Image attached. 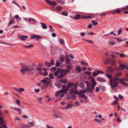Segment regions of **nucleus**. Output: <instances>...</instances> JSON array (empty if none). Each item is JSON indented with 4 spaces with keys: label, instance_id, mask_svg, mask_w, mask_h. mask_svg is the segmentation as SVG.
Wrapping results in <instances>:
<instances>
[{
    "label": "nucleus",
    "instance_id": "1",
    "mask_svg": "<svg viewBox=\"0 0 128 128\" xmlns=\"http://www.w3.org/2000/svg\"><path fill=\"white\" fill-rule=\"evenodd\" d=\"M107 78L110 79V83L109 84L112 90H115L116 89L119 82H118L119 80L118 77H114L112 79V76L109 74H106Z\"/></svg>",
    "mask_w": 128,
    "mask_h": 128
},
{
    "label": "nucleus",
    "instance_id": "2",
    "mask_svg": "<svg viewBox=\"0 0 128 128\" xmlns=\"http://www.w3.org/2000/svg\"><path fill=\"white\" fill-rule=\"evenodd\" d=\"M70 72V71L69 70L61 69L58 68L57 70L54 72V76H57V78H64L67 73Z\"/></svg>",
    "mask_w": 128,
    "mask_h": 128
},
{
    "label": "nucleus",
    "instance_id": "3",
    "mask_svg": "<svg viewBox=\"0 0 128 128\" xmlns=\"http://www.w3.org/2000/svg\"><path fill=\"white\" fill-rule=\"evenodd\" d=\"M74 85V83L70 82L68 83L67 86L66 85H63V88L64 90V93H66L67 91H68L70 88H73Z\"/></svg>",
    "mask_w": 128,
    "mask_h": 128
},
{
    "label": "nucleus",
    "instance_id": "4",
    "mask_svg": "<svg viewBox=\"0 0 128 128\" xmlns=\"http://www.w3.org/2000/svg\"><path fill=\"white\" fill-rule=\"evenodd\" d=\"M22 68L26 71L29 70L32 71V72H36V70L34 68H29L28 66H22Z\"/></svg>",
    "mask_w": 128,
    "mask_h": 128
},
{
    "label": "nucleus",
    "instance_id": "5",
    "mask_svg": "<svg viewBox=\"0 0 128 128\" xmlns=\"http://www.w3.org/2000/svg\"><path fill=\"white\" fill-rule=\"evenodd\" d=\"M5 120L2 117L0 116V124L2 125V127L4 128H7V126L4 124H6V122Z\"/></svg>",
    "mask_w": 128,
    "mask_h": 128
},
{
    "label": "nucleus",
    "instance_id": "6",
    "mask_svg": "<svg viewBox=\"0 0 128 128\" xmlns=\"http://www.w3.org/2000/svg\"><path fill=\"white\" fill-rule=\"evenodd\" d=\"M78 92V91L76 90L73 88L70 90V93L72 95H74V94H77Z\"/></svg>",
    "mask_w": 128,
    "mask_h": 128
},
{
    "label": "nucleus",
    "instance_id": "7",
    "mask_svg": "<svg viewBox=\"0 0 128 128\" xmlns=\"http://www.w3.org/2000/svg\"><path fill=\"white\" fill-rule=\"evenodd\" d=\"M84 18L83 16H81L79 14H77L75 15L73 19L75 20H78L79 19Z\"/></svg>",
    "mask_w": 128,
    "mask_h": 128
},
{
    "label": "nucleus",
    "instance_id": "8",
    "mask_svg": "<svg viewBox=\"0 0 128 128\" xmlns=\"http://www.w3.org/2000/svg\"><path fill=\"white\" fill-rule=\"evenodd\" d=\"M63 92L64 93H65L64 92V90L62 88V90L58 92H56L55 96L56 97H59L60 95V94L62 93Z\"/></svg>",
    "mask_w": 128,
    "mask_h": 128
},
{
    "label": "nucleus",
    "instance_id": "9",
    "mask_svg": "<svg viewBox=\"0 0 128 128\" xmlns=\"http://www.w3.org/2000/svg\"><path fill=\"white\" fill-rule=\"evenodd\" d=\"M18 38L22 40H25L26 39H25L28 38L27 36L20 35L19 34H18Z\"/></svg>",
    "mask_w": 128,
    "mask_h": 128
},
{
    "label": "nucleus",
    "instance_id": "10",
    "mask_svg": "<svg viewBox=\"0 0 128 128\" xmlns=\"http://www.w3.org/2000/svg\"><path fill=\"white\" fill-rule=\"evenodd\" d=\"M13 109L16 111L18 112L19 114H20L22 113V110L20 108H18L15 107Z\"/></svg>",
    "mask_w": 128,
    "mask_h": 128
},
{
    "label": "nucleus",
    "instance_id": "11",
    "mask_svg": "<svg viewBox=\"0 0 128 128\" xmlns=\"http://www.w3.org/2000/svg\"><path fill=\"white\" fill-rule=\"evenodd\" d=\"M73 106V105L72 104H68L66 106L63 107V108L66 109H70Z\"/></svg>",
    "mask_w": 128,
    "mask_h": 128
},
{
    "label": "nucleus",
    "instance_id": "12",
    "mask_svg": "<svg viewBox=\"0 0 128 128\" xmlns=\"http://www.w3.org/2000/svg\"><path fill=\"white\" fill-rule=\"evenodd\" d=\"M78 96L79 97L81 98H83L85 99H86L87 98V97L84 94H81V93H78Z\"/></svg>",
    "mask_w": 128,
    "mask_h": 128
},
{
    "label": "nucleus",
    "instance_id": "13",
    "mask_svg": "<svg viewBox=\"0 0 128 128\" xmlns=\"http://www.w3.org/2000/svg\"><path fill=\"white\" fill-rule=\"evenodd\" d=\"M122 74V72H118L115 73L114 74V76H116V77H120L121 76Z\"/></svg>",
    "mask_w": 128,
    "mask_h": 128
},
{
    "label": "nucleus",
    "instance_id": "14",
    "mask_svg": "<svg viewBox=\"0 0 128 128\" xmlns=\"http://www.w3.org/2000/svg\"><path fill=\"white\" fill-rule=\"evenodd\" d=\"M97 80L100 82H105L106 81V80H104L103 78L100 77H98L97 78Z\"/></svg>",
    "mask_w": 128,
    "mask_h": 128
},
{
    "label": "nucleus",
    "instance_id": "15",
    "mask_svg": "<svg viewBox=\"0 0 128 128\" xmlns=\"http://www.w3.org/2000/svg\"><path fill=\"white\" fill-rule=\"evenodd\" d=\"M41 82L43 84H50V82L49 81H47V80H41Z\"/></svg>",
    "mask_w": 128,
    "mask_h": 128
},
{
    "label": "nucleus",
    "instance_id": "16",
    "mask_svg": "<svg viewBox=\"0 0 128 128\" xmlns=\"http://www.w3.org/2000/svg\"><path fill=\"white\" fill-rule=\"evenodd\" d=\"M78 86L82 88H84L85 87V86L84 84L82 82L80 83L78 85Z\"/></svg>",
    "mask_w": 128,
    "mask_h": 128
},
{
    "label": "nucleus",
    "instance_id": "17",
    "mask_svg": "<svg viewBox=\"0 0 128 128\" xmlns=\"http://www.w3.org/2000/svg\"><path fill=\"white\" fill-rule=\"evenodd\" d=\"M76 70L78 72H79L81 70V68L80 66H78L76 68Z\"/></svg>",
    "mask_w": 128,
    "mask_h": 128
},
{
    "label": "nucleus",
    "instance_id": "18",
    "mask_svg": "<svg viewBox=\"0 0 128 128\" xmlns=\"http://www.w3.org/2000/svg\"><path fill=\"white\" fill-rule=\"evenodd\" d=\"M66 68L67 69V70H72L73 68V66L72 64H69L66 66Z\"/></svg>",
    "mask_w": 128,
    "mask_h": 128
},
{
    "label": "nucleus",
    "instance_id": "19",
    "mask_svg": "<svg viewBox=\"0 0 128 128\" xmlns=\"http://www.w3.org/2000/svg\"><path fill=\"white\" fill-rule=\"evenodd\" d=\"M119 67L122 70H124L125 69V66L123 64H121L120 65Z\"/></svg>",
    "mask_w": 128,
    "mask_h": 128
},
{
    "label": "nucleus",
    "instance_id": "20",
    "mask_svg": "<svg viewBox=\"0 0 128 128\" xmlns=\"http://www.w3.org/2000/svg\"><path fill=\"white\" fill-rule=\"evenodd\" d=\"M28 124L29 125H30L29 126H34V122L33 121L31 122H28Z\"/></svg>",
    "mask_w": 128,
    "mask_h": 128
},
{
    "label": "nucleus",
    "instance_id": "21",
    "mask_svg": "<svg viewBox=\"0 0 128 128\" xmlns=\"http://www.w3.org/2000/svg\"><path fill=\"white\" fill-rule=\"evenodd\" d=\"M30 127V126L28 125H26L24 124L22 125L21 126V128H29Z\"/></svg>",
    "mask_w": 128,
    "mask_h": 128
},
{
    "label": "nucleus",
    "instance_id": "22",
    "mask_svg": "<svg viewBox=\"0 0 128 128\" xmlns=\"http://www.w3.org/2000/svg\"><path fill=\"white\" fill-rule=\"evenodd\" d=\"M57 69V68L56 67H54L50 69V71L52 72H53L55 71Z\"/></svg>",
    "mask_w": 128,
    "mask_h": 128
},
{
    "label": "nucleus",
    "instance_id": "23",
    "mask_svg": "<svg viewBox=\"0 0 128 128\" xmlns=\"http://www.w3.org/2000/svg\"><path fill=\"white\" fill-rule=\"evenodd\" d=\"M107 68L110 72H113L114 71V68H112L111 67H108Z\"/></svg>",
    "mask_w": 128,
    "mask_h": 128
},
{
    "label": "nucleus",
    "instance_id": "24",
    "mask_svg": "<svg viewBox=\"0 0 128 128\" xmlns=\"http://www.w3.org/2000/svg\"><path fill=\"white\" fill-rule=\"evenodd\" d=\"M81 63V64L82 66H86L88 65V64L87 63L85 62L84 61L80 62Z\"/></svg>",
    "mask_w": 128,
    "mask_h": 128
},
{
    "label": "nucleus",
    "instance_id": "25",
    "mask_svg": "<svg viewBox=\"0 0 128 128\" xmlns=\"http://www.w3.org/2000/svg\"><path fill=\"white\" fill-rule=\"evenodd\" d=\"M123 80L124 79L123 78H122L120 79L119 78L118 80H119V82L121 84H124L125 82Z\"/></svg>",
    "mask_w": 128,
    "mask_h": 128
},
{
    "label": "nucleus",
    "instance_id": "26",
    "mask_svg": "<svg viewBox=\"0 0 128 128\" xmlns=\"http://www.w3.org/2000/svg\"><path fill=\"white\" fill-rule=\"evenodd\" d=\"M34 45L32 44H30L29 45L26 46V45H24L23 46L25 47V48H30L32 47Z\"/></svg>",
    "mask_w": 128,
    "mask_h": 128
},
{
    "label": "nucleus",
    "instance_id": "27",
    "mask_svg": "<svg viewBox=\"0 0 128 128\" xmlns=\"http://www.w3.org/2000/svg\"><path fill=\"white\" fill-rule=\"evenodd\" d=\"M60 82L62 83L65 84L67 82V80L66 79H62L60 80Z\"/></svg>",
    "mask_w": 128,
    "mask_h": 128
},
{
    "label": "nucleus",
    "instance_id": "28",
    "mask_svg": "<svg viewBox=\"0 0 128 128\" xmlns=\"http://www.w3.org/2000/svg\"><path fill=\"white\" fill-rule=\"evenodd\" d=\"M98 74L97 72H93L92 75L94 76H96L98 75Z\"/></svg>",
    "mask_w": 128,
    "mask_h": 128
},
{
    "label": "nucleus",
    "instance_id": "29",
    "mask_svg": "<svg viewBox=\"0 0 128 128\" xmlns=\"http://www.w3.org/2000/svg\"><path fill=\"white\" fill-rule=\"evenodd\" d=\"M91 23L93 24L94 26H95L98 24V23L97 22H95L94 20H92L91 21Z\"/></svg>",
    "mask_w": 128,
    "mask_h": 128
},
{
    "label": "nucleus",
    "instance_id": "30",
    "mask_svg": "<svg viewBox=\"0 0 128 128\" xmlns=\"http://www.w3.org/2000/svg\"><path fill=\"white\" fill-rule=\"evenodd\" d=\"M108 43L111 46H113L115 44V43L112 41L111 40L108 42Z\"/></svg>",
    "mask_w": 128,
    "mask_h": 128
},
{
    "label": "nucleus",
    "instance_id": "31",
    "mask_svg": "<svg viewBox=\"0 0 128 128\" xmlns=\"http://www.w3.org/2000/svg\"><path fill=\"white\" fill-rule=\"evenodd\" d=\"M35 38L36 40H38L40 38H42V36H41L39 35H38L35 34Z\"/></svg>",
    "mask_w": 128,
    "mask_h": 128
},
{
    "label": "nucleus",
    "instance_id": "32",
    "mask_svg": "<svg viewBox=\"0 0 128 128\" xmlns=\"http://www.w3.org/2000/svg\"><path fill=\"white\" fill-rule=\"evenodd\" d=\"M65 61H66V62L67 64H70V60H69V58H68V57L67 58L66 57V59Z\"/></svg>",
    "mask_w": 128,
    "mask_h": 128
},
{
    "label": "nucleus",
    "instance_id": "33",
    "mask_svg": "<svg viewBox=\"0 0 128 128\" xmlns=\"http://www.w3.org/2000/svg\"><path fill=\"white\" fill-rule=\"evenodd\" d=\"M45 64L46 66L50 67L51 66V65L50 64L47 62H46Z\"/></svg>",
    "mask_w": 128,
    "mask_h": 128
},
{
    "label": "nucleus",
    "instance_id": "34",
    "mask_svg": "<svg viewBox=\"0 0 128 128\" xmlns=\"http://www.w3.org/2000/svg\"><path fill=\"white\" fill-rule=\"evenodd\" d=\"M115 60H111V61L110 62L112 63V66H114L116 65V64L115 63Z\"/></svg>",
    "mask_w": 128,
    "mask_h": 128
},
{
    "label": "nucleus",
    "instance_id": "35",
    "mask_svg": "<svg viewBox=\"0 0 128 128\" xmlns=\"http://www.w3.org/2000/svg\"><path fill=\"white\" fill-rule=\"evenodd\" d=\"M56 9L59 11H60L62 10V7L59 6H57Z\"/></svg>",
    "mask_w": 128,
    "mask_h": 128
},
{
    "label": "nucleus",
    "instance_id": "36",
    "mask_svg": "<svg viewBox=\"0 0 128 128\" xmlns=\"http://www.w3.org/2000/svg\"><path fill=\"white\" fill-rule=\"evenodd\" d=\"M62 15L65 16H67L68 15V14L67 13V12H62Z\"/></svg>",
    "mask_w": 128,
    "mask_h": 128
},
{
    "label": "nucleus",
    "instance_id": "37",
    "mask_svg": "<svg viewBox=\"0 0 128 128\" xmlns=\"http://www.w3.org/2000/svg\"><path fill=\"white\" fill-rule=\"evenodd\" d=\"M117 32L118 35H120V34L122 32V28H120V29L118 30Z\"/></svg>",
    "mask_w": 128,
    "mask_h": 128
},
{
    "label": "nucleus",
    "instance_id": "38",
    "mask_svg": "<svg viewBox=\"0 0 128 128\" xmlns=\"http://www.w3.org/2000/svg\"><path fill=\"white\" fill-rule=\"evenodd\" d=\"M86 90H80L79 92V93H80L82 94L83 93H86Z\"/></svg>",
    "mask_w": 128,
    "mask_h": 128
},
{
    "label": "nucleus",
    "instance_id": "39",
    "mask_svg": "<svg viewBox=\"0 0 128 128\" xmlns=\"http://www.w3.org/2000/svg\"><path fill=\"white\" fill-rule=\"evenodd\" d=\"M14 22L13 19L11 20H10V21L9 22L8 24V26H10V24H12Z\"/></svg>",
    "mask_w": 128,
    "mask_h": 128
},
{
    "label": "nucleus",
    "instance_id": "40",
    "mask_svg": "<svg viewBox=\"0 0 128 128\" xmlns=\"http://www.w3.org/2000/svg\"><path fill=\"white\" fill-rule=\"evenodd\" d=\"M37 100L40 104H42V103L41 102L42 100V98L41 97L39 98H37Z\"/></svg>",
    "mask_w": 128,
    "mask_h": 128
},
{
    "label": "nucleus",
    "instance_id": "41",
    "mask_svg": "<svg viewBox=\"0 0 128 128\" xmlns=\"http://www.w3.org/2000/svg\"><path fill=\"white\" fill-rule=\"evenodd\" d=\"M78 83H76L74 84V88H73L75 89L76 90L78 88Z\"/></svg>",
    "mask_w": 128,
    "mask_h": 128
},
{
    "label": "nucleus",
    "instance_id": "42",
    "mask_svg": "<svg viewBox=\"0 0 128 128\" xmlns=\"http://www.w3.org/2000/svg\"><path fill=\"white\" fill-rule=\"evenodd\" d=\"M64 58L62 57H61L60 58V60L61 62L63 63L64 62Z\"/></svg>",
    "mask_w": 128,
    "mask_h": 128
},
{
    "label": "nucleus",
    "instance_id": "43",
    "mask_svg": "<svg viewBox=\"0 0 128 128\" xmlns=\"http://www.w3.org/2000/svg\"><path fill=\"white\" fill-rule=\"evenodd\" d=\"M50 78L51 79H53L54 77L53 76V74H50L49 76Z\"/></svg>",
    "mask_w": 128,
    "mask_h": 128
},
{
    "label": "nucleus",
    "instance_id": "44",
    "mask_svg": "<svg viewBox=\"0 0 128 128\" xmlns=\"http://www.w3.org/2000/svg\"><path fill=\"white\" fill-rule=\"evenodd\" d=\"M60 64L59 61H57L56 62V66L58 67L60 66Z\"/></svg>",
    "mask_w": 128,
    "mask_h": 128
},
{
    "label": "nucleus",
    "instance_id": "45",
    "mask_svg": "<svg viewBox=\"0 0 128 128\" xmlns=\"http://www.w3.org/2000/svg\"><path fill=\"white\" fill-rule=\"evenodd\" d=\"M13 3L16 5L17 6H18V7L20 8V6L18 5V4H17V3L14 0H13L12 1Z\"/></svg>",
    "mask_w": 128,
    "mask_h": 128
},
{
    "label": "nucleus",
    "instance_id": "46",
    "mask_svg": "<svg viewBox=\"0 0 128 128\" xmlns=\"http://www.w3.org/2000/svg\"><path fill=\"white\" fill-rule=\"evenodd\" d=\"M94 120V121L96 122H100L101 123H102V122L101 121V120H99L97 118H96Z\"/></svg>",
    "mask_w": 128,
    "mask_h": 128
},
{
    "label": "nucleus",
    "instance_id": "47",
    "mask_svg": "<svg viewBox=\"0 0 128 128\" xmlns=\"http://www.w3.org/2000/svg\"><path fill=\"white\" fill-rule=\"evenodd\" d=\"M84 82L86 83L87 86H90V82L87 81H85Z\"/></svg>",
    "mask_w": 128,
    "mask_h": 128
},
{
    "label": "nucleus",
    "instance_id": "48",
    "mask_svg": "<svg viewBox=\"0 0 128 128\" xmlns=\"http://www.w3.org/2000/svg\"><path fill=\"white\" fill-rule=\"evenodd\" d=\"M42 27L43 29H46L47 28V26L45 24L42 26Z\"/></svg>",
    "mask_w": 128,
    "mask_h": 128
},
{
    "label": "nucleus",
    "instance_id": "49",
    "mask_svg": "<svg viewBox=\"0 0 128 128\" xmlns=\"http://www.w3.org/2000/svg\"><path fill=\"white\" fill-rule=\"evenodd\" d=\"M118 101L117 100H115L112 103V105L115 106L116 104H117Z\"/></svg>",
    "mask_w": 128,
    "mask_h": 128
},
{
    "label": "nucleus",
    "instance_id": "50",
    "mask_svg": "<svg viewBox=\"0 0 128 128\" xmlns=\"http://www.w3.org/2000/svg\"><path fill=\"white\" fill-rule=\"evenodd\" d=\"M59 41L60 44H64V41L62 39H59Z\"/></svg>",
    "mask_w": 128,
    "mask_h": 128
},
{
    "label": "nucleus",
    "instance_id": "51",
    "mask_svg": "<svg viewBox=\"0 0 128 128\" xmlns=\"http://www.w3.org/2000/svg\"><path fill=\"white\" fill-rule=\"evenodd\" d=\"M97 72L98 74H104V72L102 71H101L100 70H97Z\"/></svg>",
    "mask_w": 128,
    "mask_h": 128
},
{
    "label": "nucleus",
    "instance_id": "52",
    "mask_svg": "<svg viewBox=\"0 0 128 128\" xmlns=\"http://www.w3.org/2000/svg\"><path fill=\"white\" fill-rule=\"evenodd\" d=\"M89 78L90 79L92 82L93 81V80H94V78L92 76H89Z\"/></svg>",
    "mask_w": 128,
    "mask_h": 128
},
{
    "label": "nucleus",
    "instance_id": "53",
    "mask_svg": "<svg viewBox=\"0 0 128 128\" xmlns=\"http://www.w3.org/2000/svg\"><path fill=\"white\" fill-rule=\"evenodd\" d=\"M24 89L23 88H20L19 89V92H22L24 90Z\"/></svg>",
    "mask_w": 128,
    "mask_h": 128
},
{
    "label": "nucleus",
    "instance_id": "54",
    "mask_svg": "<svg viewBox=\"0 0 128 128\" xmlns=\"http://www.w3.org/2000/svg\"><path fill=\"white\" fill-rule=\"evenodd\" d=\"M51 4H52V5L53 6H56L57 4L56 2H54V1H52V2H51Z\"/></svg>",
    "mask_w": 128,
    "mask_h": 128
},
{
    "label": "nucleus",
    "instance_id": "55",
    "mask_svg": "<svg viewBox=\"0 0 128 128\" xmlns=\"http://www.w3.org/2000/svg\"><path fill=\"white\" fill-rule=\"evenodd\" d=\"M25 70L24 69H21L20 70V71L23 74H25Z\"/></svg>",
    "mask_w": 128,
    "mask_h": 128
},
{
    "label": "nucleus",
    "instance_id": "56",
    "mask_svg": "<svg viewBox=\"0 0 128 128\" xmlns=\"http://www.w3.org/2000/svg\"><path fill=\"white\" fill-rule=\"evenodd\" d=\"M72 97L71 98L72 100H74L76 98V96L75 95H72Z\"/></svg>",
    "mask_w": 128,
    "mask_h": 128
},
{
    "label": "nucleus",
    "instance_id": "57",
    "mask_svg": "<svg viewBox=\"0 0 128 128\" xmlns=\"http://www.w3.org/2000/svg\"><path fill=\"white\" fill-rule=\"evenodd\" d=\"M16 103L18 105H20V101L18 99H16Z\"/></svg>",
    "mask_w": 128,
    "mask_h": 128
},
{
    "label": "nucleus",
    "instance_id": "58",
    "mask_svg": "<svg viewBox=\"0 0 128 128\" xmlns=\"http://www.w3.org/2000/svg\"><path fill=\"white\" fill-rule=\"evenodd\" d=\"M54 64V60L52 59L50 62V64L51 65H53Z\"/></svg>",
    "mask_w": 128,
    "mask_h": 128
},
{
    "label": "nucleus",
    "instance_id": "59",
    "mask_svg": "<svg viewBox=\"0 0 128 128\" xmlns=\"http://www.w3.org/2000/svg\"><path fill=\"white\" fill-rule=\"evenodd\" d=\"M13 89L15 91L18 92H19V89L15 87H13Z\"/></svg>",
    "mask_w": 128,
    "mask_h": 128
},
{
    "label": "nucleus",
    "instance_id": "60",
    "mask_svg": "<svg viewBox=\"0 0 128 128\" xmlns=\"http://www.w3.org/2000/svg\"><path fill=\"white\" fill-rule=\"evenodd\" d=\"M88 92H90L92 91L91 89L89 88V87H87L86 88V90Z\"/></svg>",
    "mask_w": 128,
    "mask_h": 128
},
{
    "label": "nucleus",
    "instance_id": "61",
    "mask_svg": "<svg viewBox=\"0 0 128 128\" xmlns=\"http://www.w3.org/2000/svg\"><path fill=\"white\" fill-rule=\"evenodd\" d=\"M75 104L78 106H79L80 105L79 102L77 101H76L75 102Z\"/></svg>",
    "mask_w": 128,
    "mask_h": 128
},
{
    "label": "nucleus",
    "instance_id": "62",
    "mask_svg": "<svg viewBox=\"0 0 128 128\" xmlns=\"http://www.w3.org/2000/svg\"><path fill=\"white\" fill-rule=\"evenodd\" d=\"M56 86L58 88H60L63 85H62V84L60 83L59 84H57Z\"/></svg>",
    "mask_w": 128,
    "mask_h": 128
},
{
    "label": "nucleus",
    "instance_id": "63",
    "mask_svg": "<svg viewBox=\"0 0 128 128\" xmlns=\"http://www.w3.org/2000/svg\"><path fill=\"white\" fill-rule=\"evenodd\" d=\"M92 82V85L95 86L96 84V83L95 81V80H93V81Z\"/></svg>",
    "mask_w": 128,
    "mask_h": 128
},
{
    "label": "nucleus",
    "instance_id": "64",
    "mask_svg": "<svg viewBox=\"0 0 128 128\" xmlns=\"http://www.w3.org/2000/svg\"><path fill=\"white\" fill-rule=\"evenodd\" d=\"M128 9V6L122 8V10H126Z\"/></svg>",
    "mask_w": 128,
    "mask_h": 128
}]
</instances>
